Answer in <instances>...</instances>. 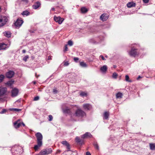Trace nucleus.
<instances>
[{
	"label": "nucleus",
	"mask_w": 155,
	"mask_h": 155,
	"mask_svg": "<svg viewBox=\"0 0 155 155\" xmlns=\"http://www.w3.org/2000/svg\"><path fill=\"white\" fill-rule=\"evenodd\" d=\"M23 21L22 20L18 19L15 23V25L17 27L19 28L21 26L23 23Z\"/></svg>",
	"instance_id": "1a4fd4ad"
},
{
	"label": "nucleus",
	"mask_w": 155,
	"mask_h": 155,
	"mask_svg": "<svg viewBox=\"0 0 155 155\" xmlns=\"http://www.w3.org/2000/svg\"><path fill=\"white\" fill-rule=\"evenodd\" d=\"M39 97L38 96H37L34 97V101H37L39 100Z\"/></svg>",
	"instance_id": "ea45409f"
},
{
	"label": "nucleus",
	"mask_w": 155,
	"mask_h": 155,
	"mask_svg": "<svg viewBox=\"0 0 155 155\" xmlns=\"http://www.w3.org/2000/svg\"><path fill=\"white\" fill-rule=\"evenodd\" d=\"M128 54L130 56L134 57L138 54L137 49L133 48H132L130 51L128 52Z\"/></svg>",
	"instance_id": "39448f33"
},
{
	"label": "nucleus",
	"mask_w": 155,
	"mask_h": 155,
	"mask_svg": "<svg viewBox=\"0 0 155 155\" xmlns=\"http://www.w3.org/2000/svg\"><path fill=\"white\" fill-rule=\"evenodd\" d=\"M150 145L151 146V145H155L154 144V143H150Z\"/></svg>",
	"instance_id": "5fc2aeb1"
},
{
	"label": "nucleus",
	"mask_w": 155,
	"mask_h": 155,
	"mask_svg": "<svg viewBox=\"0 0 155 155\" xmlns=\"http://www.w3.org/2000/svg\"><path fill=\"white\" fill-rule=\"evenodd\" d=\"M69 64L68 63V61H66L64 62V66H67L69 65Z\"/></svg>",
	"instance_id": "79ce46f5"
},
{
	"label": "nucleus",
	"mask_w": 155,
	"mask_h": 155,
	"mask_svg": "<svg viewBox=\"0 0 155 155\" xmlns=\"http://www.w3.org/2000/svg\"><path fill=\"white\" fill-rule=\"evenodd\" d=\"M85 112L81 109H78L75 111L74 115L78 117H83L85 116Z\"/></svg>",
	"instance_id": "7ed1b4c3"
},
{
	"label": "nucleus",
	"mask_w": 155,
	"mask_h": 155,
	"mask_svg": "<svg viewBox=\"0 0 155 155\" xmlns=\"http://www.w3.org/2000/svg\"><path fill=\"white\" fill-rule=\"evenodd\" d=\"M14 81H10L6 83V84L8 86H11L14 83Z\"/></svg>",
	"instance_id": "cd10ccee"
},
{
	"label": "nucleus",
	"mask_w": 155,
	"mask_h": 155,
	"mask_svg": "<svg viewBox=\"0 0 155 155\" xmlns=\"http://www.w3.org/2000/svg\"><path fill=\"white\" fill-rule=\"evenodd\" d=\"M124 147H126L125 150L126 151H129V152H133L130 148V146H124Z\"/></svg>",
	"instance_id": "393cba45"
},
{
	"label": "nucleus",
	"mask_w": 155,
	"mask_h": 155,
	"mask_svg": "<svg viewBox=\"0 0 155 155\" xmlns=\"http://www.w3.org/2000/svg\"><path fill=\"white\" fill-rule=\"evenodd\" d=\"M74 59L76 62H77L79 58H74Z\"/></svg>",
	"instance_id": "37998d69"
},
{
	"label": "nucleus",
	"mask_w": 155,
	"mask_h": 155,
	"mask_svg": "<svg viewBox=\"0 0 155 155\" xmlns=\"http://www.w3.org/2000/svg\"><path fill=\"white\" fill-rule=\"evenodd\" d=\"M51 10L52 11H54L55 8H51Z\"/></svg>",
	"instance_id": "6e6d98bb"
},
{
	"label": "nucleus",
	"mask_w": 155,
	"mask_h": 155,
	"mask_svg": "<svg viewBox=\"0 0 155 155\" xmlns=\"http://www.w3.org/2000/svg\"><path fill=\"white\" fill-rule=\"evenodd\" d=\"M40 5L41 4L39 2H37L32 7L34 9H37L40 6Z\"/></svg>",
	"instance_id": "dca6fc26"
},
{
	"label": "nucleus",
	"mask_w": 155,
	"mask_h": 155,
	"mask_svg": "<svg viewBox=\"0 0 155 155\" xmlns=\"http://www.w3.org/2000/svg\"><path fill=\"white\" fill-rule=\"evenodd\" d=\"M21 124H22V125H23L24 126H25V124H24L22 122V123H21Z\"/></svg>",
	"instance_id": "4d7b16f0"
},
{
	"label": "nucleus",
	"mask_w": 155,
	"mask_h": 155,
	"mask_svg": "<svg viewBox=\"0 0 155 155\" xmlns=\"http://www.w3.org/2000/svg\"><path fill=\"white\" fill-rule=\"evenodd\" d=\"M68 45L70 46H71L73 45V42L71 40H69L68 42Z\"/></svg>",
	"instance_id": "c9c22d12"
},
{
	"label": "nucleus",
	"mask_w": 155,
	"mask_h": 155,
	"mask_svg": "<svg viewBox=\"0 0 155 155\" xmlns=\"http://www.w3.org/2000/svg\"><path fill=\"white\" fill-rule=\"evenodd\" d=\"M80 66L83 67H86L87 66L86 64L84 62H81L80 63Z\"/></svg>",
	"instance_id": "bb28decb"
},
{
	"label": "nucleus",
	"mask_w": 155,
	"mask_h": 155,
	"mask_svg": "<svg viewBox=\"0 0 155 155\" xmlns=\"http://www.w3.org/2000/svg\"><path fill=\"white\" fill-rule=\"evenodd\" d=\"M117 74L116 73L114 72L113 74L112 77L116 79L117 78Z\"/></svg>",
	"instance_id": "72a5a7b5"
},
{
	"label": "nucleus",
	"mask_w": 155,
	"mask_h": 155,
	"mask_svg": "<svg viewBox=\"0 0 155 155\" xmlns=\"http://www.w3.org/2000/svg\"><path fill=\"white\" fill-rule=\"evenodd\" d=\"M37 155H47L45 149L42 150Z\"/></svg>",
	"instance_id": "aec40b11"
},
{
	"label": "nucleus",
	"mask_w": 155,
	"mask_h": 155,
	"mask_svg": "<svg viewBox=\"0 0 155 155\" xmlns=\"http://www.w3.org/2000/svg\"><path fill=\"white\" fill-rule=\"evenodd\" d=\"M81 96L82 97L86 96L87 95V93L84 92H81L80 94Z\"/></svg>",
	"instance_id": "7c9ffc66"
},
{
	"label": "nucleus",
	"mask_w": 155,
	"mask_h": 155,
	"mask_svg": "<svg viewBox=\"0 0 155 155\" xmlns=\"http://www.w3.org/2000/svg\"><path fill=\"white\" fill-rule=\"evenodd\" d=\"M150 149L152 150H155V146H150Z\"/></svg>",
	"instance_id": "58836bf2"
},
{
	"label": "nucleus",
	"mask_w": 155,
	"mask_h": 155,
	"mask_svg": "<svg viewBox=\"0 0 155 155\" xmlns=\"http://www.w3.org/2000/svg\"><path fill=\"white\" fill-rule=\"evenodd\" d=\"M30 14L29 12H28V11L26 10L25 11H24L21 13V15H26L28 16Z\"/></svg>",
	"instance_id": "4be33fe9"
},
{
	"label": "nucleus",
	"mask_w": 155,
	"mask_h": 155,
	"mask_svg": "<svg viewBox=\"0 0 155 155\" xmlns=\"http://www.w3.org/2000/svg\"><path fill=\"white\" fill-rule=\"evenodd\" d=\"M97 144H96L95 145H97Z\"/></svg>",
	"instance_id": "e2e57ef3"
},
{
	"label": "nucleus",
	"mask_w": 155,
	"mask_h": 155,
	"mask_svg": "<svg viewBox=\"0 0 155 155\" xmlns=\"http://www.w3.org/2000/svg\"><path fill=\"white\" fill-rule=\"evenodd\" d=\"M140 76H139V77L137 79H138L139 78H140Z\"/></svg>",
	"instance_id": "bf43d9fd"
},
{
	"label": "nucleus",
	"mask_w": 155,
	"mask_h": 155,
	"mask_svg": "<svg viewBox=\"0 0 155 155\" xmlns=\"http://www.w3.org/2000/svg\"><path fill=\"white\" fill-rule=\"evenodd\" d=\"M4 76L3 75H0V83L2 82L4 78Z\"/></svg>",
	"instance_id": "473e14b6"
},
{
	"label": "nucleus",
	"mask_w": 155,
	"mask_h": 155,
	"mask_svg": "<svg viewBox=\"0 0 155 155\" xmlns=\"http://www.w3.org/2000/svg\"><path fill=\"white\" fill-rule=\"evenodd\" d=\"M70 146H67V149L68 151H70Z\"/></svg>",
	"instance_id": "c03bdc74"
},
{
	"label": "nucleus",
	"mask_w": 155,
	"mask_h": 155,
	"mask_svg": "<svg viewBox=\"0 0 155 155\" xmlns=\"http://www.w3.org/2000/svg\"><path fill=\"white\" fill-rule=\"evenodd\" d=\"M81 11L82 13H85L87 12L88 10L86 8L83 7L81 8Z\"/></svg>",
	"instance_id": "412c9836"
},
{
	"label": "nucleus",
	"mask_w": 155,
	"mask_h": 155,
	"mask_svg": "<svg viewBox=\"0 0 155 155\" xmlns=\"http://www.w3.org/2000/svg\"><path fill=\"white\" fill-rule=\"evenodd\" d=\"M104 118L105 119H107L108 117V116H109V113L107 112H104Z\"/></svg>",
	"instance_id": "b1692460"
},
{
	"label": "nucleus",
	"mask_w": 155,
	"mask_h": 155,
	"mask_svg": "<svg viewBox=\"0 0 155 155\" xmlns=\"http://www.w3.org/2000/svg\"><path fill=\"white\" fill-rule=\"evenodd\" d=\"M54 19L56 22H58L59 24H61L64 20L63 18H61L60 16L57 17L56 16H54Z\"/></svg>",
	"instance_id": "20e7f679"
},
{
	"label": "nucleus",
	"mask_w": 155,
	"mask_h": 155,
	"mask_svg": "<svg viewBox=\"0 0 155 155\" xmlns=\"http://www.w3.org/2000/svg\"><path fill=\"white\" fill-rule=\"evenodd\" d=\"M18 90L16 88L13 89L12 91V97H15L16 96L18 93Z\"/></svg>",
	"instance_id": "ddd939ff"
},
{
	"label": "nucleus",
	"mask_w": 155,
	"mask_h": 155,
	"mask_svg": "<svg viewBox=\"0 0 155 155\" xmlns=\"http://www.w3.org/2000/svg\"><path fill=\"white\" fill-rule=\"evenodd\" d=\"M36 136L37 139V145H42V135L41 133L38 132L36 134Z\"/></svg>",
	"instance_id": "f257e3e1"
},
{
	"label": "nucleus",
	"mask_w": 155,
	"mask_h": 155,
	"mask_svg": "<svg viewBox=\"0 0 155 155\" xmlns=\"http://www.w3.org/2000/svg\"><path fill=\"white\" fill-rule=\"evenodd\" d=\"M67 50H68L67 45H66L65 47V49L64 50V51H67Z\"/></svg>",
	"instance_id": "de8ad7c7"
},
{
	"label": "nucleus",
	"mask_w": 155,
	"mask_h": 155,
	"mask_svg": "<svg viewBox=\"0 0 155 155\" xmlns=\"http://www.w3.org/2000/svg\"><path fill=\"white\" fill-rule=\"evenodd\" d=\"M41 146H34V149L36 151Z\"/></svg>",
	"instance_id": "e433bc0d"
},
{
	"label": "nucleus",
	"mask_w": 155,
	"mask_h": 155,
	"mask_svg": "<svg viewBox=\"0 0 155 155\" xmlns=\"http://www.w3.org/2000/svg\"><path fill=\"white\" fill-rule=\"evenodd\" d=\"M127 7L130 8L132 7H135L136 6V4L133 2H130L127 4Z\"/></svg>",
	"instance_id": "4468645a"
},
{
	"label": "nucleus",
	"mask_w": 155,
	"mask_h": 155,
	"mask_svg": "<svg viewBox=\"0 0 155 155\" xmlns=\"http://www.w3.org/2000/svg\"><path fill=\"white\" fill-rule=\"evenodd\" d=\"M81 138H82L81 137ZM84 139L81 138V139L79 137H76L75 139V140L76 142L80 144H84Z\"/></svg>",
	"instance_id": "6e6552de"
},
{
	"label": "nucleus",
	"mask_w": 155,
	"mask_h": 155,
	"mask_svg": "<svg viewBox=\"0 0 155 155\" xmlns=\"http://www.w3.org/2000/svg\"><path fill=\"white\" fill-rule=\"evenodd\" d=\"M86 155H91V154L89 151H87L86 153Z\"/></svg>",
	"instance_id": "a18cd8bd"
},
{
	"label": "nucleus",
	"mask_w": 155,
	"mask_h": 155,
	"mask_svg": "<svg viewBox=\"0 0 155 155\" xmlns=\"http://www.w3.org/2000/svg\"><path fill=\"white\" fill-rule=\"evenodd\" d=\"M100 57L103 60H105V59L104 58V57H103V55H101L100 56Z\"/></svg>",
	"instance_id": "09e8293b"
},
{
	"label": "nucleus",
	"mask_w": 155,
	"mask_h": 155,
	"mask_svg": "<svg viewBox=\"0 0 155 155\" xmlns=\"http://www.w3.org/2000/svg\"><path fill=\"white\" fill-rule=\"evenodd\" d=\"M84 109L86 110H90L91 108V105L89 104H85L83 105Z\"/></svg>",
	"instance_id": "2eb2a0df"
},
{
	"label": "nucleus",
	"mask_w": 155,
	"mask_h": 155,
	"mask_svg": "<svg viewBox=\"0 0 155 155\" xmlns=\"http://www.w3.org/2000/svg\"><path fill=\"white\" fill-rule=\"evenodd\" d=\"M21 125V123L20 120H18L14 123V125L15 128L19 127Z\"/></svg>",
	"instance_id": "9b49d317"
},
{
	"label": "nucleus",
	"mask_w": 155,
	"mask_h": 155,
	"mask_svg": "<svg viewBox=\"0 0 155 155\" xmlns=\"http://www.w3.org/2000/svg\"><path fill=\"white\" fill-rule=\"evenodd\" d=\"M122 96V94L120 92H118L116 94V97L117 98H121Z\"/></svg>",
	"instance_id": "5701e85b"
},
{
	"label": "nucleus",
	"mask_w": 155,
	"mask_h": 155,
	"mask_svg": "<svg viewBox=\"0 0 155 155\" xmlns=\"http://www.w3.org/2000/svg\"><path fill=\"white\" fill-rule=\"evenodd\" d=\"M125 81H126L129 82H131V80L129 79V78L128 75H126L125 76Z\"/></svg>",
	"instance_id": "c85d7f7f"
},
{
	"label": "nucleus",
	"mask_w": 155,
	"mask_h": 155,
	"mask_svg": "<svg viewBox=\"0 0 155 155\" xmlns=\"http://www.w3.org/2000/svg\"><path fill=\"white\" fill-rule=\"evenodd\" d=\"M95 148L97 150L99 149V146H95Z\"/></svg>",
	"instance_id": "603ef678"
},
{
	"label": "nucleus",
	"mask_w": 155,
	"mask_h": 155,
	"mask_svg": "<svg viewBox=\"0 0 155 155\" xmlns=\"http://www.w3.org/2000/svg\"><path fill=\"white\" fill-rule=\"evenodd\" d=\"M48 117H49L48 120L49 121H51L53 119L52 116V115H50L48 116Z\"/></svg>",
	"instance_id": "4c0bfd02"
},
{
	"label": "nucleus",
	"mask_w": 155,
	"mask_h": 155,
	"mask_svg": "<svg viewBox=\"0 0 155 155\" xmlns=\"http://www.w3.org/2000/svg\"><path fill=\"white\" fill-rule=\"evenodd\" d=\"M25 52H26V51H25V50H22V52H23V53H25Z\"/></svg>",
	"instance_id": "864d4df0"
},
{
	"label": "nucleus",
	"mask_w": 155,
	"mask_h": 155,
	"mask_svg": "<svg viewBox=\"0 0 155 155\" xmlns=\"http://www.w3.org/2000/svg\"><path fill=\"white\" fill-rule=\"evenodd\" d=\"M35 76L37 78H38V77H37L36 76V74H35Z\"/></svg>",
	"instance_id": "680f3d73"
},
{
	"label": "nucleus",
	"mask_w": 155,
	"mask_h": 155,
	"mask_svg": "<svg viewBox=\"0 0 155 155\" xmlns=\"http://www.w3.org/2000/svg\"><path fill=\"white\" fill-rule=\"evenodd\" d=\"M14 74V73L13 71H9L6 74V77L8 78H12Z\"/></svg>",
	"instance_id": "f8f14e48"
},
{
	"label": "nucleus",
	"mask_w": 155,
	"mask_h": 155,
	"mask_svg": "<svg viewBox=\"0 0 155 155\" xmlns=\"http://www.w3.org/2000/svg\"><path fill=\"white\" fill-rule=\"evenodd\" d=\"M11 110L16 112H19L21 110V109L17 108H12L11 109Z\"/></svg>",
	"instance_id": "c756f323"
},
{
	"label": "nucleus",
	"mask_w": 155,
	"mask_h": 155,
	"mask_svg": "<svg viewBox=\"0 0 155 155\" xmlns=\"http://www.w3.org/2000/svg\"><path fill=\"white\" fill-rule=\"evenodd\" d=\"M50 58H48V59H50Z\"/></svg>",
	"instance_id": "69168bd1"
},
{
	"label": "nucleus",
	"mask_w": 155,
	"mask_h": 155,
	"mask_svg": "<svg viewBox=\"0 0 155 155\" xmlns=\"http://www.w3.org/2000/svg\"><path fill=\"white\" fill-rule=\"evenodd\" d=\"M64 111L65 112H68V111Z\"/></svg>",
	"instance_id": "052dcab7"
},
{
	"label": "nucleus",
	"mask_w": 155,
	"mask_h": 155,
	"mask_svg": "<svg viewBox=\"0 0 155 155\" xmlns=\"http://www.w3.org/2000/svg\"><path fill=\"white\" fill-rule=\"evenodd\" d=\"M50 58H48V59H50Z\"/></svg>",
	"instance_id": "0e129e2a"
},
{
	"label": "nucleus",
	"mask_w": 155,
	"mask_h": 155,
	"mask_svg": "<svg viewBox=\"0 0 155 155\" xmlns=\"http://www.w3.org/2000/svg\"><path fill=\"white\" fill-rule=\"evenodd\" d=\"M101 70L103 72H105L107 70V67L106 65H104L100 68Z\"/></svg>",
	"instance_id": "a211bd4d"
},
{
	"label": "nucleus",
	"mask_w": 155,
	"mask_h": 155,
	"mask_svg": "<svg viewBox=\"0 0 155 155\" xmlns=\"http://www.w3.org/2000/svg\"><path fill=\"white\" fill-rule=\"evenodd\" d=\"M92 137V135L89 132H86L84 134L82 135L81 137L82 139L91 138Z\"/></svg>",
	"instance_id": "0eeeda50"
},
{
	"label": "nucleus",
	"mask_w": 155,
	"mask_h": 155,
	"mask_svg": "<svg viewBox=\"0 0 155 155\" xmlns=\"http://www.w3.org/2000/svg\"><path fill=\"white\" fill-rule=\"evenodd\" d=\"M8 20L6 16H0V26H2L5 25Z\"/></svg>",
	"instance_id": "f03ea898"
},
{
	"label": "nucleus",
	"mask_w": 155,
	"mask_h": 155,
	"mask_svg": "<svg viewBox=\"0 0 155 155\" xmlns=\"http://www.w3.org/2000/svg\"><path fill=\"white\" fill-rule=\"evenodd\" d=\"M33 83L34 84H36V82L35 81Z\"/></svg>",
	"instance_id": "13d9d810"
},
{
	"label": "nucleus",
	"mask_w": 155,
	"mask_h": 155,
	"mask_svg": "<svg viewBox=\"0 0 155 155\" xmlns=\"http://www.w3.org/2000/svg\"><path fill=\"white\" fill-rule=\"evenodd\" d=\"M4 34L5 36L9 38L11 37V34L9 32H4Z\"/></svg>",
	"instance_id": "a878e982"
},
{
	"label": "nucleus",
	"mask_w": 155,
	"mask_h": 155,
	"mask_svg": "<svg viewBox=\"0 0 155 155\" xmlns=\"http://www.w3.org/2000/svg\"><path fill=\"white\" fill-rule=\"evenodd\" d=\"M7 92V89L6 87H0V97L5 94Z\"/></svg>",
	"instance_id": "423d86ee"
},
{
	"label": "nucleus",
	"mask_w": 155,
	"mask_h": 155,
	"mask_svg": "<svg viewBox=\"0 0 155 155\" xmlns=\"http://www.w3.org/2000/svg\"><path fill=\"white\" fill-rule=\"evenodd\" d=\"M47 155H48L51 153L52 151V149L51 148L45 149Z\"/></svg>",
	"instance_id": "6ab92c4d"
},
{
	"label": "nucleus",
	"mask_w": 155,
	"mask_h": 155,
	"mask_svg": "<svg viewBox=\"0 0 155 155\" xmlns=\"http://www.w3.org/2000/svg\"><path fill=\"white\" fill-rule=\"evenodd\" d=\"M63 145H69V143L66 141H63L61 142Z\"/></svg>",
	"instance_id": "2f4dec72"
},
{
	"label": "nucleus",
	"mask_w": 155,
	"mask_h": 155,
	"mask_svg": "<svg viewBox=\"0 0 155 155\" xmlns=\"http://www.w3.org/2000/svg\"><path fill=\"white\" fill-rule=\"evenodd\" d=\"M149 0H143V2L145 3H147L149 2Z\"/></svg>",
	"instance_id": "49530a36"
},
{
	"label": "nucleus",
	"mask_w": 155,
	"mask_h": 155,
	"mask_svg": "<svg viewBox=\"0 0 155 155\" xmlns=\"http://www.w3.org/2000/svg\"><path fill=\"white\" fill-rule=\"evenodd\" d=\"M21 1L25 3H27L28 1V0H21Z\"/></svg>",
	"instance_id": "3c124183"
},
{
	"label": "nucleus",
	"mask_w": 155,
	"mask_h": 155,
	"mask_svg": "<svg viewBox=\"0 0 155 155\" xmlns=\"http://www.w3.org/2000/svg\"><path fill=\"white\" fill-rule=\"evenodd\" d=\"M108 15L106 14H104L100 16V19L103 21H106L108 18Z\"/></svg>",
	"instance_id": "9d476101"
},
{
	"label": "nucleus",
	"mask_w": 155,
	"mask_h": 155,
	"mask_svg": "<svg viewBox=\"0 0 155 155\" xmlns=\"http://www.w3.org/2000/svg\"><path fill=\"white\" fill-rule=\"evenodd\" d=\"M29 56L28 55L25 56L23 58V60L25 61H27V59L28 58Z\"/></svg>",
	"instance_id": "f704fd0d"
},
{
	"label": "nucleus",
	"mask_w": 155,
	"mask_h": 155,
	"mask_svg": "<svg viewBox=\"0 0 155 155\" xmlns=\"http://www.w3.org/2000/svg\"><path fill=\"white\" fill-rule=\"evenodd\" d=\"M53 92L54 94H56L57 93L58 91L56 89H54L53 90Z\"/></svg>",
	"instance_id": "a19ab883"
},
{
	"label": "nucleus",
	"mask_w": 155,
	"mask_h": 155,
	"mask_svg": "<svg viewBox=\"0 0 155 155\" xmlns=\"http://www.w3.org/2000/svg\"><path fill=\"white\" fill-rule=\"evenodd\" d=\"M6 111V110L5 109H3L2 110V111L1 113L3 114Z\"/></svg>",
	"instance_id": "8fccbe9b"
},
{
	"label": "nucleus",
	"mask_w": 155,
	"mask_h": 155,
	"mask_svg": "<svg viewBox=\"0 0 155 155\" xmlns=\"http://www.w3.org/2000/svg\"><path fill=\"white\" fill-rule=\"evenodd\" d=\"M7 48V45L5 44H0V50H5Z\"/></svg>",
	"instance_id": "f3484780"
}]
</instances>
